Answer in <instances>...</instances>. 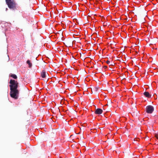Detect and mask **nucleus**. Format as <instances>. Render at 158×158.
Here are the masks:
<instances>
[{"instance_id": "f257e3e1", "label": "nucleus", "mask_w": 158, "mask_h": 158, "mask_svg": "<svg viewBox=\"0 0 158 158\" xmlns=\"http://www.w3.org/2000/svg\"><path fill=\"white\" fill-rule=\"evenodd\" d=\"M9 83L10 88V95L11 97L15 99L18 98L19 91L17 89L19 83L14 80H10Z\"/></svg>"}, {"instance_id": "f03ea898", "label": "nucleus", "mask_w": 158, "mask_h": 158, "mask_svg": "<svg viewBox=\"0 0 158 158\" xmlns=\"http://www.w3.org/2000/svg\"><path fill=\"white\" fill-rule=\"evenodd\" d=\"M5 1L6 4L10 9L14 10L16 8V3L14 0H5Z\"/></svg>"}, {"instance_id": "7ed1b4c3", "label": "nucleus", "mask_w": 158, "mask_h": 158, "mask_svg": "<svg viewBox=\"0 0 158 158\" xmlns=\"http://www.w3.org/2000/svg\"><path fill=\"white\" fill-rule=\"evenodd\" d=\"M154 109L153 107L151 105L147 106L145 109V111L148 114H151L154 111Z\"/></svg>"}, {"instance_id": "20e7f679", "label": "nucleus", "mask_w": 158, "mask_h": 158, "mask_svg": "<svg viewBox=\"0 0 158 158\" xmlns=\"http://www.w3.org/2000/svg\"><path fill=\"white\" fill-rule=\"evenodd\" d=\"M102 112V109L100 108H98L96 110L95 113L96 114H101Z\"/></svg>"}, {"instance_id": "39448f33", "label": "nucleus", "mask_w": 158, "mask_h": 158, "mask_svg": "<svg viewBox=\"0 0 158 158\" xmlns=\"http://www.w3.org/2000/svg\"><path fill=\"white\" fill-rule=\"evenodd\" d=\"M47 74L46 71L45 70H43L41 73V76L42 78H44L46 77Z\"/></svg>"}, {"instance_id": "423d86ee", "label": "nucleus", "mask_w": 158, "mask_h": 158, "mask_svg": "<svg viewBox=\"0 0 158 158\" xmlns=\"http://www.w3.org/2000/svg\"><path fill=\"white\" fill-rule=\"evenodd\" d=\"M143 94L146 97L149 98L151 97V95L148 92H145L143 93Z\"/></svg>"}, {"instance_id": "0eeeda50", "label": "nucleus", "mask_w": 158, "mask_h": 158, "mask_svg": "<svg viewBox=\"0 0 158 158\" xmlns=\"http://www.w3.org/2000/svg\"><path fill=\"white\" fill-rule=\"evenodd\" d=\"M10 76L11 77H12L13 78L15 79H16L17 78V76L15 74H11L10 75Z\"/></svg>"}, {"instance_id": "6e6552de", "label": "nucleus", "mask_w": 158, "mask_h": 158, "mask_svg": "<svg viewBox=\"0 0 158 158\" xmlns=\"http://www.w3.org/2000/svg\"><path fill=\"white\" fill-rule=\"evenodd\" d=\"M27 64L29 66V67L31 68L32 66V64L30 62V60H28L27 61Z\"/></svg>"}, {"instance_id": "1a4fd4ad", "label": "nucleus", "mask_w": 158, "mask_h": 158, "mask_svg": "<svg viewBox=\"0 0 158 158\" xmlns=\"http://www.w3.org/2000/svg\"><path fill=\"white\" fill-rule=\"evenodd\" d=\"M98 89V87H96L93 89V90H94L95 91H97Z\"/></svg>"}, {"instance_id": "9d476101", "label": "nucleus", "mask_w": 158, "mask_h": 158, "mask_svg": "<svg viewBox=\"0 0 158 158\" xmlns=\"http://www.w3.org/2000/svg\"><path fill=\"white\" fill-rule=\"evenodd\" d=\"M155 136L156 137L157 139H158V135L156 134L155 135Z\"/></svg>"}, {"instance_id": "9b49d317", "label": "nucleus", "mask_w": 158, "mask_h": 158, "mask_svg": "<svg viewBox=\"0 0 158 158\" xmlns=\"http://www.w3.org/2000/svg\"><path fill=\"white\" fill-rule=\"evenodd\" d=\"M106 63L108 64H109L110 63V61L109 60H107L106 61Z\"/></svg>"}, {"instance_id": "f8f14e48", "label": "nucleus", "mask_w": 158, "mask_h": 158, "mask_svg": "<svg viewBox=\"0 0 158 158\" xmlns=\"http://www.w3.org/2000/svg\"><path fill=\"white\" fill-rule=\"evenodd\" d=\"M103 67H104V68L106 69V68H107V67L106 66H104Z\"/></svg>"}, {"instance_id": "ddd939ff", "label": "nucleus", "mask_w": 158, "mask_h": 158, "mask_svg": "<svg viewBox=\"0 0 158 158\" xmlns=\"http://www.w3.org/2000/svg\"><path fill=\"white\" fill-rule=\"evenodd\" d=\"M132 115L133 116V115H135V113L133 112V114H132Z\"/></svg>"}, {"instance_id": "4468645a", "label": "nucleus", "mask_w": 158, "mask_h": 158, "mask_svg": "<svg viewBox=\"0 0 158 158\" xmlns=\"http://www.w3.org/2000/svg\"><path fill=\"white\" fill-rule=\"evenodd\" d=\"M8 8H6V10H8Z\"/></svg>"}, {"instance_id": "2eb2a0df", "label": "nucleus", "mask_w": 158, "mask_h": 158, "mask_svg": "<svg viewBox=\"0 0 158 158\" xmlns=\"http://www.w3.org/2000/svg\"><path fill=\"white\" fill-rule=\"evenodd\" d=\"M110 65H113V64H110Z\"/></svg>"}]
</instances>
